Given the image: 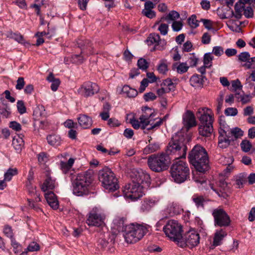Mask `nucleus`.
<instances>
[{"instance_id":"nucleus-42","label":"nucleus","mask_w":255,"mask_h":255,"mask_svg":"<svg viewBox=\"0 0 255 255\" xmlns=\"http://www.w3.org/2000/svg\"><path fill=\"white\" fill-rule=\"evenodd\" d=\"M247 182L246 175L245 173H242L237 178L236 180V184L237 188H240L243 187V185Z\"/></svg>"},{"instance_id":"nucleus-24","label":"nucleus","mask_w":255,"mask_h":255,"mask_svg":"<svg viewBox=\"0 0 255 255\" xmlns=\"http://www.w3.org/2000/svg\"><path fill=\"white\" fill-rule=\"evenodd\" d=\"M204 78L205 77L203 75H194L190 79V84L195 88H202L204 84Z\"/></svg>"},{"instance_id":"nucleus-27","label":"nucleus","mask_w":255,"mask_h":255,"mask_svg":"<svg viewBox=\"0 0 255 255\" xmlns=\"http://www.w3.org/2000/svg\"><path fill=\"white\" fill-rule=\"evenodd\" d=\"M78 121L79 125L84 128H89L92 124L91 118L85 115H80Z\"/></svg>"},{"instance_id":"nucleus-16","label":"nucleus","mask_w":255,"mask_h":255,"mask_svg":"<svg viewBox=\"0 0 255 255\" xmlns=\"http://www.w3.org/2000/svg\"><path fill=\"white\" fill-rule=\"evenodd\" d=\"M196 116L200 122V125H213L214 118L210 109L207 108L199 109L196 113Z\"/></svg>"},{"instance_id":"nucleus-25","label":"nucleus","mask_w":255,"mask_h":255,"mask_svg":"<svg viewBox=\"0 0 255 255\" xmlns=\"http://www.w3.org/2000/svg\"><path fill=\"white\" fill-rule=\"evenodd\" d=\"M126 218L123 217H117L114 220V228H116L119 232L126 233Z\"/></svg>"},{"instance_id":"nucleus-44","label":"nucleus","mask_w":255,"mask_h":255,"mask_svg":"<svg viewBox=\"0 0 255 255\" xmlns=\"http://www.w3.org/2000/svg\"><path fill=\"white\" fill-rule=\"evenodd\" d=\"M230 135L231 137L234 136L235 138H238L243 135L244 132L239 128H235L233 129H230Z\"/></svg>"},{"instance_id":"nucleus-7","label":"nucleus","mask_w":255,"mask_h":255,"mask_svg":"<svg viewBox=\"0 0 255 255\" xmlns=\"http://www.w3.org/2000/svg\"><path fill=\"white\" fill-rule=\"evenodd\" d=\"M171 176L177 183L185 182L189 178L190 170L188 164L181 160L175 162L170 168Z\"/></svg>"},{"instance_id":"nucleus-22","label":"nucleus","mask_w":255,"mask_h":255,"mask_svg":"<svg viewBox=\"0 0 255 255\" xmlns=\"http://www.w3.org/2000/svg\"><path fill=\"white\" fill-rule=\"evenodd\" d=\"M227 235L226 231L223 229L216 230L213 239V246H218L221 245L222 240Z\"/></svg>"},{"instance_id":"nucleus-26","label":"nucleus","mask_w":255,"mask_h":255,"mask_svg":"<svg viewBox=\"0 0 255 255\" xmlns=\"http://www.w3.org/2000/svg\"><path fill=\"white\" fill-rule=\"evenodd\" d=\"M198 131L200 135L205 137H209L213 131V125H199Z\"/></svg>"},{"instance_id":"nucleus-59","label":"nucleus","mask_w":255,"mask_h":255,"mask_svg":"<svg viewBox=\"0 0 255 255\" xmlns=\"http://www.w3.org/2000/svg\"><path fill=\"white\" fill-rule=\"evenodd\" d=\"M25 82L24 78L23 77H19L16 81L15 88L17 90H21L23 88Z\"/></svg>"},{"instance_id":"nucleus-62","label":"nucleus","mask_w":255,"mask_h":255,"mask_svg":"<svg viewBox=\"0 0 255 255\" xmlns=\"http://www.w3.org/2000/svg\"><path fill=\"white\" fill-rule=\"evenodd\" d=\"M39 249V245L35 242L31 243L27 247V250L29 252L37 251Z\"/></svg>"},{"instance_id":"nucleus-57","label":"nucleus","mask_w":255,"mask_h":255,"mask_svg":"<svg viewBox=\"0 0 255 255\" xmlns=\"http://www.w3.org/2000/svg\"><path fill=\"white\" fill-rule=\"evenodd\" d=\"M158 30L160 31L161 34L165 35L167 34L168 31V25L166 23H161Z\"/></svg>"},{"instance_id":"nucleus-1","label":"nucleus","mask_w":255,"mask_h":255,"mask_svg":"<svg viewBox=\"0 0 255 255\" xmlns=\"http://www.w3.org/2000/svg\"><path fill=\"white\" fill-rule=\"evenodd\" d=\"M188 140L182 133L173 135L167 146L166 153L174 159L185 158L187 150Z\"/></svg>"},{"instance_id":"nucleus-55","label":"nucleus","mask_w":255,"mask_h":255,"mask_svg":"<svg viewBox=\"0 0 255 255\" xmlns=\"http://www.w3.org/2000/svg\"><path fill=\"white\" fill-rule=\"evenodd\" d=\"M220 135L219 137H226L231 138L230 129L224 128H221L219 131Z\"/></svg>"},{"instance_id":"nucleus-18","label":"nucleus","mask_w":255,"mask_h":255,"mask_svg":"<svg viewBox=\"0 0 255 255\" xmlns=\"http://www.w3.org/2000/svg\"><path fill=\"white\" fill-rule=\"evenodd\" d=\"M148 44L151 45L155 44L154 50H162L164 49L165 42L164 41L162 42L160 39V36L158 34H150L146 40Z\"/></svg>"},{"instance_id":"nucleus-45","label":"nucleus","mask_w":255,"mask_h":255,"mask_svg":"<svg viewBox=\"0 0 255 255\" xmlns=\"http://www.w3.org/2000/svg\"><path fill=\"white\" fill-rule=\"evenodd\" d=\"M157 70L160 74L163 75L166 74V72L168 71V66L166 63V60H162L160 61V64L157 67Z\"/></svg>"},{"instance_id":"nucleus-3","label":"nucleus","mask_w":255,"mask_h":255,"mask_svg":"<svg viewBox=\"0 0 255 255\" xmlns=\"http://www.w3.org/2000/svg\"><path fill=\"white\" fill-rule=\"evenodd\" d=\"M93 180V171L91 170L78 173L72 182L73 194L79 196L88 194Z\"/></svg>"},{"instance_id":"nucleus-47","label":"nucleus","mask_w":255,"mask_h":255,"mask_svg":"<svg viewBox=\"0 0 255 255\" xmlns=\"http://www.w3.org/2000/svg\"><path fill=\"white\" fill-rule=\"evenodd\" d=\"M235 97L238 100H240L243 104H247L250 102L251 96L249 95H240L239 93L235 94Z\"/></svg>"},{"instance_id":"nucleus-52","label":"nucleus","mask_w":255,"mask_h":255,"mask_svg":"<svg viewBox=\"0 0 255 255\" xmlns=\"http://www.w3.org/2000/svg\"><path fill=\"white\" fill-rule=\"evenodd\" d=\"M213 60V56L211 55V53H206L204 56V64L207 67H210L211 65H208Z\"/></svg>"},{"instance_id":"nucleus-9","label":"nucleus","mask_w":255,"mask_h":255,"mask_svg":"<svg viewBox=\"0 0 255 255\" xmlns=\"http://www.w3.org/2000/svg\"><path fill=\"white\" fill-rule=\"evenodd\" d=\"M123 191L125 197L132 200L139 199L144 194L143 185L132 180L131 183L125 185Z\"/></svg>"},{"instance_id":"nucleus-53","label":"nucleus","mask_w":255,"mask_h":255,"mask_svg":"<svg viewBox=\"0 0 255 255\" xmlns=\"http://www.w3.org/2000/svg\"><path fill=\"white\" fill-rule=\"evenodd\" d=\"M183 27V23L181 21H174L172 24V28L174 31H180Z\"/></svg>"},{"instance_id":"nucleus-49","label":"nucleus","mask_w":255,"mask_h":255,"mask_svg":"<svg viewBox=\"0 0 255 255\" xmlns=\"http://www.w3.org/2000/svg\"><path fill=\"white\" fill-rule=\"evenodd\" d=\"M123 90L127 93L128 97H135L137 95V91L136 90L129 88L128 86H125Z\"/></svg>"},{"instance_id":"nucleus-13","label":"nucleus","mask_w":255,"mask_h":255,"mask_svg":"<svg viewBox=\"0 0 255 255\" xmlns=\"http://www.w3.org/2000/svg\"><path fill=\"white\" fill-rule=\"evenodd\" d=\"M78 46L81 49V52L80 55H75L73 59L78 63H82L84 61L83 54H88L91 53L93 48L90 41L87 39H79L77 41Z\"/></svg>"},{"instance_id":"nucleus-48","label":"nucleus","mask_w":255,"mask_h":255,"mask_svg":"<svg viewBox=\"0 0 255 255\" xmlns=\"http://www.w3.org/2000/svg\"><path fill=\"white\" fill-rule=\"evenodd\" d=\"M188 22L189 25L192 28H195L199 26V22L196 19V16L194 14L192 15L188 18Z\"/></svg>"},{"instance_id":"nucleus-4","label":"nucleus","mask_w":255,"mask_h":255,"mask_svg":"<svg viewBox=\"0 0 255 255\" xmlns=\"http://www.w3.org/2000/svg\"><path fill=\"white\" fill-rule=\"evenodd\" d=\"M149 225L132 223L126 226L124 237L126 241L130 244L135 243L140 240L148 232Z\"/></svg>"},{"instance_id":"nucleus-64","label":"nucleus","mask_w":255,"mask_h":255,"mask_svg":"<svg viewBox=\"0 0 255 255\" xmlns=\"http://www.w3.org/2000/svg\"><path fill=\"white\" fill-rule=\"evenodd\" d=\"M3 233L6 237L10 239L12 238L13 236L12 229L11 227L8 226H5L3 229Z\"/></svg>"},{"instance_id":"nucleus-19","label":"nucleus","mask_w":255,"mask_h":255,"mask_svg":"<svg viewBox=\"0 0 255 255\" xmlns=\"http://www.w3.org/2000/svg\"><path fill=\"white\" fill-rule=\"evenodd\" d=\"M184 125L189 129L196 126L197 123L194 114L190 111H187L183 116Z\"/></svg>"},{"instance_id":"nucleus-35","label":"nucleus","mask_w":255,"mask_h":255,"mask_svg":"<svg viewBox=\"0 0 255 255\" xmlns=\"http://www.w3.org/2000/svg\"><path fill=\"white\" fill-rule=\"evenodd\" d=\"M49 144L57 146L60 144L61 139L59 135L56 134H49L46 137Z\"/></svg>"},{"instance_id":"nucleus-63","label":"nucleus","mask_w":255,"mask_h":255,"mask_svg":"<svg viewBox=\"0 0 255 255\" xmlns=\"http://www.w3.org/2000/svg\"><path fill=\"white\" fill-rule=\"evenodd\" d=\"M143 98L146 102L153 101L156 99V96L152 92H149L145 94Z\"/></svg>"},{"instance_id":"nucleus-33","label":"nucleus","mask_w":255,"mask_h":255,"mask_svg":"<svg viewBox=\"0 0 255 255\" xmlns=\"http://www.w3.org/2000/svg\"><path fill=\"white\" fill-rule=\"evenodd\" d=\"M12 145L17 152H20L24 145V141L19 136H15L13 138Z\"/></svg>"},{"instance_id":"nucleus-11","label":"nucleus","mask_w":255,"mask_h":255,"mask_svg":"<svg viewBox=\"0 0 255 255\" xmlns=\"http://www.w3.org/2000/svg\"><path fill=\"white\" fill-rule=\"evenodd\" d=\"M215 227H227L231 223V220L227 213L221 208L214 209L212 212Z\"/></svg>"},{"instance_id":"nucleus-15","label":"nucleus","mask_w":255,"mask_h":255,"mask_svg":"<svg viewBox=\"0 0 255 255\" xmlns=\"http://www.w3.org/2000/svg\"><path fill=\"white\" fill-rule=\"evenodd\" d=\"M99 90L100 88L96 83L87 81L81 86L78 90V93L85 97H88L97 93Z\"/></svg>"},{"instance_id":"nucleus-30","label":"nucleus","mask_w":255,"mask_h":255,"mask_svg":"<svg viewBox=\"0 0 255 255\" xmlns=\"http://www.w3.org/2000/svg\"><path fill=\"white\" fill-rule=\"evenodd\" d=\"M180 209L178 205L172 203L168 206L165 212L166 214L169 216H173L180 213Z\"/></svg>"},{"instance_id":"nucleus-58","label":"nucleus","mask_w":255,"mask_h":255,"mask_svg":"<svg viewBox=\"0 0 255 255\" xmlns=\"http://www.w3.org/2000/svg\"><path fill=\"white\" fill-rule=\"evenodd\" d=\"M9 127L10 128L17 131H20L21 129L20 124L15 121L10 122Z\"/></svg>"},{"instance_id":"nucleus-51","label":"nucleus","mask_w":255,"mask_h":255,"mask_svg":"<svg viewBox=\"0 0 255 255\" xmlns=\"http://www.w3.org/2000/svg\"><path fill=\"white\" fill-rule=\"evenodd\" d=\"M17 108L18 113L23 114L26 112V107L23 101L19 100L17 102Z\"/></svg>"},{"instance_id":"nucleus-46","label":"nucleus","mask_w":255,"mask_h":255,"mask_svg":"<svg viewBox=\"0 0 255 255\" xmlns=\"http://www.w3.org/2000/svg\"><path fill=\"white\" fill-rule=\"evenodd\" d=\"M240 145L242 150L245 152H249L252 147L251 142L249 140L246 139L243 140Z\"/></svg>"},{"instance_id":"nucleus-20","label":"nucleus","mask_w":255,"mask_h":255,"mask_svg":"<svg viewBox=\"0 0 255 255\" xmlns=\"http://www.w3.org/2000/svg\"><path fill=\"white\" fill-rule=\"evenodd\" d=\"M56 186V179L51 177L50 173L47 172L46 174V179L42 185L41 189L45 192L48 189L52 190Z\"/></svg>"},{"instance_id":"nucleus-43","label":"nucleus","mask_w":255,"mask_h":255,"mask_svg":"<svg viewBox=\"0 0 255 255\" xmlns=\"http://www.w3.org/2000/svg\"><path fill=\"white\" fill-rule=\"evenodd\" d=\"M218 145L221 148H226L230 144V138L219 137Z\"/></svg>"},{"instance_id":"nucleus-21","label":"nucleus","mask_w":255,"mask_h":255,"mask_svg":"<svg viewBox=\"0 0 255 255\" xmlns=\"http://www.w3.org/2000/svg\"><path fill=\"white\" fill-rule=\"evenodd\" d=\"M45 198L49 205L54 210L58 208V201L56 198L55 194L52 192H47L45 194Z\"/></svg>"},{"instance_id":"nucleus-37","label":"nucleus","mask_w":255,"mask_h":255,"mask_svg":"<svg viewBox=\"0 0 255 255\" xmlns=\"http://www.w3.org/2000/svg\"><path fill=\"white\" fill-rule=\"evenodd\" d=\"M179 13L175 10H171L166 16H163L161 18L160 21L165 20L168 23L170 21H176L175 20L179 18Z\"/></svg>"},{"instance_id":"nucleus-34","label":"nucleus","mask_w":255,"mask_h":255,"mask_svg":"<svg viewBox=\"0 0 255 255\" xmlns=\"http://www.w3.org/2000/svg\"><path fill=\"white\" fill-rule=\"evenodd\" d=\"M47 80L49 82H51V89L53 91H56L60 83V81L58 78H55L53 74L50 73L49 76L46 78Z\"/></svg>"},{"instance_id":"nucleus-2","label":"nucleus","mask_w":255,"mask_h":255,"mask_svg":"<svg viewBox=\"0 0 255 255\" xmlns=\"http://www.w3.org/2000/svg\"><path fill=\"white\" fill-rule=\"evenodd\" d=\"M190 163L196 170L204 173L209 169V161L206 149L202 146L197 144L192 148L188 155Z\"/></svg>"},{"instance_id":"nucleus-38","label":"nucleus","mask_w":255,"mask_h":255,"mask_svg":"<svg viewBox=\"0 0 255 255\" xmlns=\"http://www.w3.org/2000/svg\"><path fill=\"white\" fill-rule=\"evenodd\" d=\"M189 69V66H187L186 63H181L178 64L175 63L172 65V70H175L176 69V71L178 73L183 74L186 72Z\"/></svg>"},{"instance_id":"nucleus-12","label":"nucleus","mask_w":255,"mask_h":255,"mask_svg":"<svg viewBox=\"0 0 255 255\" xmlns=\"http://www.w3.org/2000/svg\"><path fill=\"white\" fill-rule=\"evenodd\" d=\"M105 218L101 211L95 207L89 213L86 223L89 226L100 227L104 224Z\"/></svg>"},{"instance_id":"nucleus-17","label":"nucleus","mask_w":255,"mask_h":255,"mask_svg":"<svg viewBox=\"0 0 255 255\" xmlns=\"http://www.w3.org/2000/svg\"><path fill=\"white\" fill-rule=\"evenodd\" d=\"M130 176L133 181L140 185L145 184L146 186H148L150 183V177L149 174L146 171L141 169L133 171Z\"/></svg>"},{"instance_id":"nucleus-61","label":"nucleus","mask_w":255,"mask_h":255,"mask_svg":"<svg viewBox=\"0 0 255 255\" xmlns=\"http://www.w3.org/2000/svg\"><path fill=\"white\" fill-rule=\"evenodd\" d=\"M64 126L65 127L68 128H77V124L76 123L73 122V121L71 120H68L66 122H64Z\"/></svg>"},{"instance_id":"nucleus-39","label":"nucleus","mask_w":255,"mask_h":255,"mask_svg":"<svg viewBox=\"0 0 255 255\" xmlns=\"http://www.w3.org/2000/svg\"><path fill=\"white\" fill-rule=\"evenodd\" d=\"M160 149V145L157 143H150L147 145L143 149V153L145 154H148L155 151H157Z\"/></svg>"},{"instance_id":"nucleus-23","label":"nucleus","mask_w":255,"mask_h":255,"mask_svg":"<svg viewBox=\"0 0 255 255\" xmlns=\"http://www.w3.org/2000/svg\"><path fill=\"white\" fill-rule=\"evenodd\" d=\"M158 201L152 199H145L141 203L140 209L143 212H148L157 204Z\"/></svg>"},{"instance_id":"nucleus-50","label":"nucleus","mask_w":255,"mask_h":255,"mask_svg":"<svg viewBox=\"0 0 255 255\" xmlns=\"http://www.w3.org/2000/svg\"><path fill=\"white\" fill-rule=\"evenodd\" d=\"M137 66L139 68L145 70L148 67V63L145 59L140 58L137 61Z\"/></svg>"},{"instance_id":"nucleus-40","label":"nucleus","mask_w":255,"mask_h":255,"mask_svg":"<svg viewBox=\"0 0 255 255\" xmlns=\"http://www.w3.org/2000/svg\"><path fill=\"white\" fill-rule=\"evenodd\" d=\"M17 173L18 171L17 168H9L4 174V180L6 181H9L12 179V177L13 176L17 175Z\"/></svg>"},{"instance_id":"nucleus-32","label":"nucleus","mask_w":255,"mask_h":255,"mask_svg":"<svg viewBox=\"0 0 255 255\" xmlns=\"http://www.w3.org/2000/svg\"><path fill=\"white\" fill-rule=\"evenodd\" d=\"M245 9V5L243 2H237L235 5V13L232 11V14L236 18L241 19L242 16V12Z\"/></svg>"},{"instance_id":"nucleus-36","label":"nucleus","mask_w":255,"mask_h":255,"mask_svg":"<svg viewBox=\"0 0 255 255\" xmlns=\"http://www.w3.org/2000/svg\"><path fill=\"white\" fill-rule=\"evenodd\" d=\"M74 159L70 158L67 162L61 161L60 168L63 173L66 174L71 169L74 162Z\"/></svg>"},{"instance_id":"nucleus-14","label":"nucleus","mask_w":255,"mask_h":255,"mask_svg":"<svg viewBox=\"0 0 255 255\" xmlns=\"http://www.w3.org/2000/svg\"><path fill=\"white\" fill-rule=\"evenodd\" d=\"M145 109L148 110L149 113H145L144 114H142L140 116L139 120L140 123H141V128L142 129H145L149 125H150L151 127L147 128V130H148L159 127L162 123L163 120L162 119H160L154 124H151V120H150V118L152 117H154L155 115L153 112H152V110L150 108L145 107Z\"/></svg>"},{"instance_id":"nucleus-60","label":"nucleus","mask_w":255,"mask_h":255,"mask_svg":"<svg viewBox=\"0 0 255 255\" xmlns=\"http://www.w3.org/2000/svg\"><path fill=\"white\" fill-rule=\"evenodd\" d=\"M224 53V49L221 46H215L213 48L212 53L217 56H220Z\"/></svg>"},{"instance_id":"nucleus-54","label":"nucleus","mask_w":255,"mask_h":255,"mask_svg":"<svg viewBox=\"0 0 255 255\" xmlns=\"http://www.w3.org/2000/svg\"><path fill=\"white\" fill-rule=\"evenodd\" d=\"M238 114V110L236 108H228L225 111L227 116H235Z\"/></svg>"},{"instance_id":"nucleus-29","label":"nucleus","mask_w":255,"mask_h":255,"mask_svg":"<svg viewBox=\"0 0 255 255\" xmlns=\"http://www.w3.org/2000/svg\"><path fill=\"white\" fill-rule=\"evenodd\" d=\"M238 60L240 62H246L244 64V66L248 69L251 68V64L250 63V54L248 52H243L241 53L238 56Z\"/></svg>"},{"instance_id":"nucleus-28","label":"nucleus","mask_w":255,"mask_h":255,"mask_svg":"<svg viewBox=\"0 0 255 255\" xmlns=\"http://www.w3.org/2000/svg\"><path fill=\"white\" fill-rule=\"evenodd\" d=\"M33 116L36 121L46 118V113L44 107L42 106L37 107L33 111Z\"/></svg>"},{"instance_id":"nucleus-31","label":"nucleus","mask_w":255,"mask_h":255,"mask_svg":"<svg viewBox=\"0 0 255 255\" xmlns=\"http://www.w3.org/2000/svg\"><path fill=\"white\" fill-rule=\"evenodd\" d=\"M7 37L9 38L13 39L17 42L24 45H25L26 43H28L25 41L23 36L19 33H15L13 32L12 31H9L7 33Z\"/></svg>"},{"instance_id":"nucleus-8","label":"nucleus","mask_w":255,"mask_h":255,"mask_svg":"<svg viewBox=\"0 0 255 255\" xmlns=\"http://www.w3.org/2000/svg\"><path fill=\"white\" fill-rule=\"evenodd\" d=\"M163 231L172 241L177 242L181 239L182 228L181 225L177 221L171 220L167 222L163 228Z\"/></svg>"},{"instance_id":"nucleus-10","label":"nucleus","mask_w":255,"mask_h":255,"mask_svg":"<svg viewBox=\"0 0 255 255\" xmlns=\"http://www.w3.org/2000/svg\"><path fill=\"white\" fill-rule=\"evenodd\" d=\"M200 242L199 234L195 231H189L181 236L178 245L181 248L186 246L192 248L197 246Z\"/></svg>"},{"instance_id":"nucleus-5","label":"nucleus","mask_w":255,"mask_h":255,"mask_svg":"<svg viewBox=\"0 0 255 255\" xmlns=\"http://www.w3.org/2000/svg\"><path fill=\"white\" fill-rule=\"evenodd\" d=\"M171 162V157L166 152L153 154L147 158V165L149 168L155 172L166 170Z\"/></svg>"},{"instance_id":"nucleus-56","label":"nucleus","mask_w":255,"mask_h":255,"mask_svg":"<svg viewBox=\"0 0 255 255\" xmlns=\"http://www.w3.org/2000/svg\"><path fill=\"white\" fill-rule=\"evenodd\" d=\"M244 14L248 18H252L254 16V11L251 6L245 7L244 9Z\"/></svg>"},{"instance_id":"nucleus-41","label":"nucleus","mask_w":255,"mask_h":255,"mask_svg":"<svg viewBox=\"0 0 255 255\" xmlns=\"http://www.w3.org/2000/svg\"><path fill=\"white\" fill-rule=\"evenodd\" d=\"M192 200L197 208H204V205L206 201L203 196H194Z\"/></svg>"},{"instance_id":"nucleus-6","label":"nucleus","mask_w":255,"mask_h":255,"mask_svg":"<svg viewBox=\"0 0 255 255\" xmlns=\"http://www.w3.org/2000/svg\"><path fill=\"white\" fill-rule=\"evenodd\" d=\"M99 180L104 188L109 192H113L120 188L118 178L111 169L105 167L99 171Z\"/></svg>"}]
</instances>
